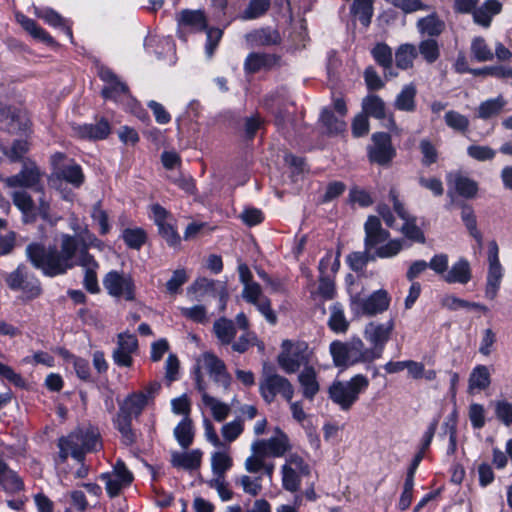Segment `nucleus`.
I'll list each match as a JSON object with an SVG mask.
<instances>
[{"instance_id": "f257e3e1", "label": "nucleus", "mask_w": 512, "mask_h": 512, "mask_svg": "<svg viewBox=\"0 0 512 512\" xmlns=\"http://www.w3.org/2000/svg\"><path fill=\"white\" fill-rule=\"evenodd\" d=\"M43 176L44 172L34 161L25 159L22 162L21 170L17 174L2 180L8 188L32 189L41 194L37 204L25 190H17L11 194L13 204L21 212L23 224H33L39 217L49 225L54 226L59 220L58 217L53 215L50 199L45 195Z\"/></svg>"}, {"instance_id": "f03ea898", "label": "nucleus", "mask_w": 512, "mask_h": 512, "mask_svg": "<svg viewBox=\"0 0 512 512\" xmlns=\"http://www.w3.org/2000/svg\"><path fill=\"white\" fill-rule=\"evenodd\" d=\"M79 247L78 239L62 234L60 249L55 245L45 246L41 242H31L26 246L25 256L31 265L47 277L65 274L74 267V257Z\"/></svg>"}, {"instance_id": "7ed1b4c3", "label": "nucleus", "mask_w": 512, "mask_h": 512, "mask_svg": "<svg viewBox=\"0 0 512 512\" xmlns=\"http://www.w3.org/2000/svg\"><path fill=\"white\" fill-rule=\"evenodd\" d=\"M59 459L65 463L69 456L82 463L86 453L98 451L102 447L100 434L96 428H78L58 439Z\"/></svg>"}, {"instance_id": "20e7f679", "label": "nucleus", "mask_w": 512, "mask_h": 512, "mask_svg": "<svg viewBox=\"0 0 512 512\" xmlns=\"http://www.w3.org/2000/svg\"><path fill=\"white\" fill-rule=\"evenodd\" d=\"M147 404L148 396L144 392H133L119 403V411L113 418V424L121 434V442L125 446H131L136 442L132 419L140 416Z\"/></svg>"}, {"instance_id": "39448f33", "label": "nucleus", "mask_w": 512, "mask_h": 512, "mask_svg": "<svg viewBox=\"0 0 512 512\" xmlns=\"http://www.w3.org/2000/svg\"><path fill=\"white\" fill-rule=\"evenodd\" d=\"M369 387V379L357 374L350 380H334L328 388L329 399L342 411H349Z\"/></svg>"}, {"instance_id": "423d86ee", "label": "nucleus", "mask_w": 512, "mask_h": 512, "mask_svg": "<svg viewBox=\"0 0 512 512\" xmlns=\"http://www.w3.org/2000/svg\"><path fill=\"white\" fill-rule=\"evenodd\" d=\"M329 351L336 367H348L357 363L372 362L373 352L368 351L360 338H353L349 342L333 341Z\"/></svg>"}, {"instance_id": "0eeeda50", "label": "nucleus", "mask_w": 512, "mask_h": 512, "mask_svg": "<svg viewBox=\"0 0 512 512\" xmlns=\"http://www.w3.org/2000/svg\"><path fill=\"white\" fill-rule=\"evenodd\" d=\"M259 393L266 404L274 402L277 396L291 402L295 389L290 380L278 374L273 367L264 366L259 381Z\"/></svg>"}, {"instance_id": "6e6552de", "label": "nucleus", "mask_w": 512, "mask_h": 512, "mask_svg": "<svg viewBox=\"0 0 512 512\" xmlns=\"http://www.w3.org/2000/svg\"><path fill=\"white\" fill-rule=\"evenodd\" d=\"M391 297L385 289H379L369 296L360 293L350 295V310L355 316H375L388 310Z\"/></svg>"}, {"instance_id": "1a4fd4ad", "label": "nucleus", "mask_w": 512, "mask_h": 512, "mask_svg": "<svg viewBox=\"0 0 512 512\" xmlns=\"http://www.w3.org/2000/svg\"><path fill=\"white\" fill-rule=\"evenodd\" d=\"M404 243V239H390L388 243L373 253L366 249L362 252H352L347 256V263L354 272L363 271L368 262L374 261L376 258H392L396 256L403 249Z\"/></svg>"}, {"instance_id": "9d476101", "label": "nucleus", "mask_w": 512, "mask_h": 512, "mask_svg": "<svg viewBox=\"0 0 512 512\" xmlns=\"http://www.w3.org/2000/svg\"><path fill=\"white\" fill-rule=\"evenodd\" d=\"M5 282L11 290H20L29 299L37 298L42 293L39 279L30 273L23 263H20L14 271L6 274Z\"/></svg>"}, {"instance_id": "9b49d317", "label": "nucleus", "mask_w": 512, "mask_h": 512, "mask_svg": "<svg viewBox=\"0 0 512 512\" xmlns=\"http://www.w3.org/2000/svg\"><path fill=\"white\" fill-rule=\"evenodd\" d=\"M282 348L283 351L278 355L277 362L285 373L293 374L301 366H309V357L306 353L307 345L304 343L294 345L291 341L284 340Z\"/></svg>"}, {"instance_id": "f8f14e48", "label": "nucleus", "mask_w": 512, "mask_h": 512, "mask_svg": "<svg viewBox=\"0 0 512 512\" xmlns=\"http://www.w3.org/2000/svg\"><path fill=\"white\" fill-rule=\"evenodd\" d=\"M30 119L26 110L0 103V129L9 134H26L30 129Z\"/></svg>"}, {"instance_id": "ddd939ff", "label": "nucleus", "mask_w": 512, "mask_h": 512, "mask_svg": "<svg viewBox=\"0 0 512 512\" xmlns=\"http://www.w3.org/2000/svg\"><path fill=\"white\" fill-rule=\"evenodd\" d=\"M395 328V322L391 318L384 323L370 322L364 329L365 339L372 345L368 351L373 352V360L382 356L386 343L390 340L391 334Z\"/></svg>"}, {"instance_id": "4468645a", "label": "nucleus", "mask_w": 512, "mask_h": 512, "mask_svg": "<svg viewBox=\"0 0 512 512\" xmlns=\"http://www.w3.org/2000/svg\"><path fill=\"white\" fill-rule=\"evenodd\" d=\"M488 271L486 277L485 296L493 300L500 289L504 276V269L499 261V247L496 241L488 243L487 252Z\"/></svg>"}, {"instance_id": "2eb2a0df", "label": "nucleus", "mask_w": 512, "mask_h": 512, "mask_svg": "<svg viewBox=\"0 0 512 512\" xmlns=\"http://www.w3.org/2000/svg\"><path fill=\"white\" fill-rule=\"evenodd\" d=\"M371 140L372 144L367 149L370 162L381 166L390 164L396 156L391 136L385 132H376L372 135Z\"/></svg>"}, {"instance_id": "dca6fc26", "label": "nucleus", "mask_w": 512, "mask_h": 512, "mask_svg": "<svg viewBox=\"0 0 512 512\" xmlns=\"http://www.w3.org/2000/svg\"><path fill=\"white\" fill-rule=\"evenodd\" d=\"M104 288L113 297H123L127 301L135 299V284L130 275L118 271H110L103 279Z\"/></svg>"}, {"instance_id": "f3484780", "label": "nucleus", "mask_w": 512, "mask_h": 512, "mask_svg": "<svg viewBox=\"0 0 512 512\" xmlns=\"http://www.w3.org/2000/svg\"><path fill=\"white\" fill-rule=\"evenodd\" d=\"M365 238L364 248L373 253L388 243L390 233L385 230L377 216H369L364 224Z\"/></svg>"}, {"instance_id": "a211bd4d", "label": "nucleus", "mask_w": 512, "mask_h": 512, "mask_svg": "<svg viewBox=\"0 0 512 512\" xmlns=\"http://www.w3.org/2000/svg\"><path fill=\"white\" fill-rule=\"evenodd\" d=\"M362 110L367 117L378 120H386L385 127L389 130H397V125L392 113L387 114L386 103L376 94H368L362 99Z\"/></svg>"}, {"instance_id": "6ab92c4d", "label": "nucleus", "mask_w": 512, "mask_h": 512, "mask_svg": "<svg viewBox=\"0 0 512 512\" xmlns=\"http://www.w3.org/2000/svg\"><path fill=\"white\" fill-rule=\"evenodd\" d=\"M275 432L276 435L269 439H259L252 443L265 457H283L291 449L288 436L280 428H276Z\"/></svg>"}, {"instance_id": "aec40b11", "label": "nucleus", "mask_w": 512, "mask_h": 512, "mask_svg": "<svg viewBox=\"0 0 512 512\" xmlns=\"http://www.w3.org/2000/svg\"><path fill=\"white\" fill-rule=\"evenodd\" d=\"M117 347L112 353L113 361L120 367H130L133 363L132 354L138 349V340L128 332L119 333Z\"/></svg>"}, {"instance_id": "412c9836", "label": "nucleus", "mask_w": 512, "mask_h": 512, "mask_svg": "<svg viewBox=\"0 0 512 512\" xmlns=\"http://www.w3.org/2000/svg\"><path fill=\"white\" fill-rule=\"evenodd\" d=\"M73 134L83 140L99 141L106 139L111 133L109 121L101 117L96 123L76 124L72 126Z\"/></svg>"}, {"instance_id": "4be33fe9", "label": "nucleus", "mask_w": 512, "mask_h": 512, "mask_svg": "<svg viewBox=\"0 0 512 512\" xmlns=\"http://www.w3.org/2000/svg\"><path fill=\"white\" fill-rule=\"evenodd\" d=\"M153 219L158 227L159 234L166 240L167 244L171 247H176L180 244V236L176 229L167 222L171 217L170 213L160 204H153L151 206Z\"/></svg>"}, {"instance_id": "5701e85b", "label": "nucleus", "mask_w": 512, "mask_h": 512, "mask_svg": "<svg viewBox=\"0 0 512 512\" xmlns=\"http://www.w3.org/2000/svg\"><path fill=\"white\" fill-rule=\"evenodd\" d=\"M447 183L449 185L448 197L454 201V194L457 193L464 198H470L476 195L478 191L477 182L464 176L460 172L449 173L447 175Z\"/></svg>"}, {"instance_id": "b1692460", "label": "nucleus", "mask_w": 512, "mask_h": 512, "mask_svg": "<svg viewBox=\"0 0 512 512\" xmlns=\"http://www.w3.org/2000/svg\"><path fill=\"white\" fill-rule=\"evenodd\" d=\"M99 77L106 83L102 89V96L105 99L116 101L120 96L129 93L128 86L111 69L102 67L99 71Z\"/></svg>"}, {"instance_id": "393cba45", "label": "nucleus", "mask_w": 512, "mask_h": 512, "mask_svg": "<svg viewBox=\"0 0 512 512\" xmlns=\"http://www.w3.org/2000/svg\"><path fill=\"white\" fill-rule=\"evenodd\" d=\"M25 488L24 482L19 474L10 468L4 456L0 454V489L6 494L14 495Z\"/></svg>"}, {"instance_id": "a878e982", "label": "nucleus", "mask_w": 512, "mask_h": 512, "mask_svg": "<svg viewBox=\"0 0 512 512\" xmlns=\"http://www.w3.org/2000/svg\"><path fill=\"white\" fill-rule=\"evenodd\" d=\"M245 39L252 48L275 46L281 43L280 33L272 27L255 29L247 33Z\"/></svg>"}, {"instance_id": "bb28decb", "label": "nucleus", "mask_w": 512, "mask_h": 512, "mask_svg": "<svg viewBox=\"0 0 512 512\" xmlns=\"http://www.w3.org/2000/svg\"><path fill=\"white\" fill-rule=\"evenodd\" d=\"M204 365L214 382L228 389L231 383V377L226 370L224 362L211 353L204 355Z\"/></svg>"}, {"instance_id": "cd10ccee", "label": "nucleus", "mask_w": 512, "mask_h": 512, "mask_svg": "<svg viewBox=\"0 0 512 512\" xmlns=\"http://www.w3.org/2000/svg\"><path fill=\"white\" fill-rule=\"evenodd\" d=\"M298 383L305 399L312 401L320 391L318 373L313 366H305L298 374Z\"/></svg>"}, {"instance_id": "c85d7f7f", "label": "nucleus", "mask_w": 512, "mask_h": 512, "mask_svg": "<svg viewBox=\"0 0 512 512\" xmlns=\"http://www.w3.org/2000/svg\"><path fill=\"white\" fill-rule=\"evenodd\" d=\"M279 60L280 57L275 54L252 52L244 61V70L246 73L253 74L262 69H271L278 65Z\"/></svg>"}, {"instance_id": "c756f323", "label": "nucleus", "mask_w": 512, "mask_h": 512, "mask_svg": "<svg viewBox=\"0 0 512 512\" xmlns=\"http://www.w3.org/2000/svg\"><path fill=\"white\" fill-rule=\"evenodd\" d=\"M371 55L374 61L383 68L386 79L396 77L397 72L393 69V53L389 45L384 42L376 43L371 49Z\"/></svg>"}, {"instance_id": "7c9ffc66", "label": "nucleus", "mask_w": 512, "mask_h": 512, "mask_svg": "<svg viewBox=\"0 0 512 512\" xmlns=\"http://www.w3.org/2000/svg\"><path fill=\"white\" fill-rule=\"evenodd\" d=\"M417 88L415 84L404 85L396 95L393 106L396 110L406 113H414L417 109Z\"/></svg>"}, {"instance_id": "2f4dec72", "label": "nucleus", "mask_w": 512, "mask_h": 512, "mask_svg": "<svg viewBox=\"0 0 512 512\" xmlns=\"http://www.w3.org/2000/svg\"><path fill=\"white\" fill-rule=\"evenodd\" d=\"M34 14L44 20L48 25L60 28L64 31V33L69 37L70 39L73 38L72 35V29L69 21L65 18H63L58 12L53 10L52 8H38L34 7Z\"/></svg>"}, {"instance_id": "473e14b6", "label": "nucleus", "mask_w": 512, "mask_h": 512, "mask_svg": "<svg viewBox=\"0 0 512 512\" xmlns=\"http://www.w3.org/2000/svg\"><path fill=\"white\" fill-rule=\"evenodd\" d=\"M15 17L22 28L34 39L39 40L47 45H53L55 43L53 37L41 26H39L35 20L28 18L20 12L16 13Z\"/></svg>"}, {"instance_id": "72a5a7b5", "label": "nucleus", "mask_w": 512, "mask_h": 512, "mask_svg": "<svg viewBox=\"0 0 512 512\" xmlns=\"http://www.w3.org/2000/svg\"><path fill=\"white\" fill-rule=\"evenodd\" d=\"M202 452L194 449L189 452H173L171 454V464L175 468L184 470H195L201 465Z\"/></svg>"}, {"instance_id": "f704fd0d", "label": "nucleus", "mask_w": 512, "mask_h": 512, "mask_svg": "<svg viewBox=\"0 0 512 512\" xmlns=\"http://www.w3.org/2000/svg\"><path fill=\"white\" fill-rule=\"evenodd\" d=\"M472 274L469 262L461 258L455 262L444 275L447 283L467 284L471 280Z\"/></svg>"}, {"instance_id": "c9c22d12", "label": "nucleus", "mask_w": 512, "mask_h": 512, "mask_svg": "<svg viewBox=\"0 0 512 512\" xmlns=\"http://www.w3.org/2000/svg\"><path fill=\"white\" fill-rule=\"evenodd\" d=\"M416 26L421 34H426L430 37H437L443 32L445 23L436 13H432L426 17L420 18L417 21Z\"/></svg>"}, {"instance_id": "e433bc0d", "label": "nucleus", "mask_w": 512, "mask_h": 512, "mask_svg": "<svg viewBox=\"0 0 512 512\" xmlns=\"http://www.w3.org/2000/svg\"><path fill=\"white\" fill-rule=\"evenodd\" d=\"M375 0H354L350 7V13L357 18L364 27L371 24L374 13Z\"/></svg>"}, {"instance_id": "4c0bfd02", "label": "nucleus", "mask_w": 512, "mask_h": 512, "mask_svg": "<svg viewBox=\"0 0 512 512\" xmlns=\"http://www.w3.org/2000/svg\"><path fill=\"white\" fill-rule=\"evenodd\" d=\"M57 178L64 180L75 188H79L84 182V174L80 165L72 162L63 165L55 172Z\"/></svg>"}, {"instance_id": "58836bf2", "label": "nucleus", "mask_w": 512, "mask_h": 512, "mask_svg": "<svg viewBox=\"0 0 512 512\" xmlns=\"http://www.w3.org/2000/svg\"><path fill=\"white\" fill-rule=\"evenodd\" d=\"M213 331L223 345L231 344L236 335L233 321L225 317H221L214 322Z\"/></svg>"}, {"instance_id": "ea45409f", "label": "nucleus", "mask_w": 512, "mask_h": 512, "mask_svg": "<svg viewBox=\"0 0 512 512\" xmlns=\"http://www.w3.org/2000/svg\"><path fill=\"white\" fill-rule=\"evenodd\" d=\"M174 436L178 444L184 449L188 448L193 443L194 428L190 417H184L178 423L174 428Z\"/></svg>"}, {"instance_id": "a19ab883", "label": "nucleus", "mask_w": 512, "mask_h": 512, "mask_svg": "<svg viewBox=\"0 0 512 512\" xmlns=\"http://www.w3.org/2000/svg\"><path fill=\"white\" fill-rule=\"evenodd\" d=\"M418 52L413 44H401L395 52V62L397 68L407 70L413 66V62Z\"/></svg>"}, {"instance_id": "79ce46f5", "label": "nucleus", "mask_w": 512, "mask_h": 512, "mask_svg": "<svg viewBox=\"0 0 512 512\" xmlns=\"http://www.w3.org/2000/svg\"><path fill=\"white\" fill-rule=\"evenodd\" d=\"M271 7V0H250L239 18L248 21L264 16Z\"/></svg>"}, {"instance_id": "37998d69", "label": "nucleus", "mask_w": 512, "mask_h": 512, "mask_svg": "<svg viewBox=\"0 0 512 512\" xmlns=\"http://www.w3.org/2000/svg\"><path fill=\"white\" fill-rule=\"evenodd\" d=\"M262 481V475H241L235 478V484L241 486L243 492L252 497H256L261 493L263 489Z\"/></svg>"}, {"instance_id": "c03bdc74", "label": "nucleus", "mask_w": 512, "mask_h": 512, "mask_svg": "<svg viewBox=\"0 0 512 512\" xmlns=\"http://www.w3.org/2000/svg\"><path fill=\"white\" fill-rule=\"evenodd\" d=\"M179 22L198 31L207 28L205 15L199 10H183L180 14Z\"/></svg>"}, {"instance_id": "a18cd8bd", "label": "nucleus", "mask_w": 512, "mask_h": 512, "mask_svg": "<svg viewBox=\"0 0 512 512\" xmlns=\"http://www.w3.org/2000/svg\"><path fill=\"white\" fill-rule=\"evenodd\" d=\"M202 401L205 406L210 408L212 416L217 422H222L228 417L230 413V407L228 404L217 400L207 393H204L202 396Z\"/></svg>"}, {"instance_id": "49530a36", "label": "nucleus", "mask_w": 512, "mask_h": 512, "mask_svg": "<svg viewBox=\"0 0 512 512\" xmlns=\"http://www.w3.org/2000/svg\"><path fill=\"white\" fill-rule=\"evenodd\" d=\"M121 237L129 248L140 250L147 240V233L140 227L126 228L122 231Z\"/></svg>"}, {"instance_id": "de8ad7c7", "label": "nucleus", "mask_w": 512, "mask_h": 512, "mask_svg": "<svg viewBox=\"0 0 512 512\" xmlns=\"http://www.w3.org/2000/svg\"><path fill=\"white\" fill-rule=\"evenodd\" d=\"M328 325L336 333H344L348 330L349 322L345 318L343 306L340 303H335L331 307Z\"/></svg>"}, {"instance_id": "09e8293b", "label": "nucleus", "mask_w": 512, "mask_h": 512, "mask_svg": "<svg viewBox=\"0 0 512 512\" xmlns=\"http://www.w3.org/2000/svg\"><path fill=\"white\" fill-rule=\"evenodd\" d=\"M496 57L500 62H511L512 61V52L504 46L503 43L497 42L495 45V53L482 42V62L483 61H491Z\"/></svg>"}, {"instance_id": "8fccbe9b", "label": "nucleus", "mask_w": 512, "mask_h": 512, "mask_svg": "<svg viewBox=\"0 0 512 512\" xmlns=\"http://www.w3.org/2000/svg\"><path fill=\"white\" fill-rule=\"evenodd\" d=\"M232 464L233 460L226 452L217 451L211 456V467L215 477L225 476Z\"/></svg>"}, {"instance_id": "3c124183", "label": "nucleus", "mask_w": 512, "mask_h": 512, "mask_svg": "<svg viewBox=\"0 0 512 512\" xmlns=\"http://www.w3.org/2000/svg\"><path fill=\"white\" fill-rule=\"evenodd\" d=\"M282 486L289 492H296L301 485V474L298 473L291 465H283L281 467Z\"/></svg>"}, {"instance_id": "603ef678", "label": "nucleus", "mask_w": 512, "mask_h": 512, "mask_svg": "<svg viewBox=\"0 0 512 512\" xmlns=\"http://www.w3.org/2000/svg\"><path fill=\"white\" fill-rule=\"evenodd\" d=\"M417 52L429 64L436 62L440 56L439 45H438L437 41L432 38L422 40L419 43Z\"/></svg>"}, {"instance_id": "864d4df0", "label": "nucleus", "mask_w": 512, "mask_h": 512, "mask_svg": "<svg viewBox=\"0 0 512 512\" xmlns=\"http://www.w3.org/2000/svg\"><path fill=\"white\" fill-rule=\"evenodd\" d=\"M320 119L327 132L330 134H337L344 131L345 129V122L341 118L335 116L334 113L328 108H324L322 110Z\"/></svg>"}, {"instance_id": "5fc2aeb1", "label": "nucleus", "mask_w": 512, "mask_h": 512, "mask_svg": "<svg viewBox=\"0 0 512 512\" xmlns=\"http://www.w3.org/2000/svg\"><path fill=\"white\" fill-rule=\"evenodd\" d=\"M401 233L409 240L417 243H425V235L423 231L417 225V219L415 216L404 221L400 228Z\"/></svg>"}, {"instance_id": "6e6d98bb", "label": "nucleus", "mask_w": 512, "mask_h": 512, "mask_svg": "<svg viewBox=\"0 0 512 512\" xmlns=\"http://www.w3.org/2000/svg\"><path fill=\"white\" fill-rule=\"evenodd\" d=\"M503 10V4L499 0H485L482 3V28H489L494 16Z\"/></svg>"}, {"instance_id": "4d7b16f0", "label": "nucleus", "mask_w": 512, "mask_h": 512, "mask_svg": "<svg viewBox=\"0 0 512 512\" xmlns=\"http://www.w3.org/2000/svg\"><path fill=\"white\" fill-rule=\"evenodd\" d=\"M252 455L246 458L244 462L245 470L254 475H261L262 468L264 467L265 455L260 452L255 446L251 445Z\"/></svg>"}, {"instance_id": "13d9d810", "label": "nucleus", "mask_w": 512, "mask_h": 512, "mask_svg": "<svg viewBox=\"0 0 512 512\" xmlns=\"http://www.w3.org/2000/svg\"><path fill=\"white\" fill-rule=\"evenodd\" d=\"M386 2L400 9L405 14L417 11H428L430 9V6L423 3L421 0H386Z\"/></svg>"}, {"instance_id": "bf43d9fd", "label": "nucleus", "mask_w": 512, "mask_h": 512, "mask_svg": "<svg viewBox=\"0 0 512 512\" xmlns=\"http://www.w3.org/2000/svg\"><path fill=\"white\" fill-rule=\"evenodd\" d=\"M100 479L105 482V489L110 498L117 497L123 488L129 486L109 472L102 473Z\"/></svg>"}, {"instance_id": "052dcab7", "label": "nucleus", "mask_w": 512, "mask_h": 512, "mask_svg": "<svg viewBox=\"0 0 512 512\" xmlns=\"http://www.w3.org/2000/svg\"><path fill=\"white\" fill-rule=\"evenodd\" d=\"M461 218L470 234L475 238L477 242H480V235L477 230V218L470 206H462Z\"/></svg>"}, {"instance_id": "680f3d73", "label": "nucleus", "mask_w": 512, "mask_h": 512, "mask_svg": "<svg viewBox=\"0 0 512 512\" xmlns=\"http://www.w3.org/2000/svg\"><path fill=\"white\" fill-rule=\"evenodd\" d=\"M479 0H454V11L460 14H473L474 22L480 24V13L476 11Z\"/></svg>"}, {"instance_id": "e2e57ef3", "label": "nucleus", "mask_w": 512, "mask_h": 512, "mask_svg": "<svg viewBox=\"0 0 512 512\" xmlns=\"http://www.w3.org/2000/svg\"><path fill=\"white\" fill-rule=\"evenodd\" d=\"M28 151L29 143L26 140L17 139L13 141L11 148L5 152V155L11 162H19L23 160Z\"/></svg>"}, {"instance_id": "0e129e2a", "label": "nucleus", "mask_w": 512, "mask_h": 512, "mask_svg": "<svg viewBox=\"0 0 512 512\" xmlns=\"http://www.w3.org/2000/svg\"><path fill=\"white\" fill-rule=\"evenodd\" d=\"M246 332L242 334L235 342L232 344V349L235 352L240 354L245 353L251 346L255 345L257 342V336L254 332L245 330Z\"/></svg>"}, {"instance_id": "69168bd1", "label": "nucleus", "mask_w": 512, "mask_h": 512, "mask_svg": "<svg viewBox=\"0 0 512 512\" xmlns=\"http://www.w3.org/2000/svg\"><path fill=\"white\" fill-rule=\"evenodd\" d=\"M495 415L506 426L512 425V404L506 400L496 401Z\"/></svg>"}, {"instance_id": "338daca9", "label": "nucleus", "mask_w": 512, "mask_h": 512, "mask_svg": "<svg viewBox=\"0 0 512 512\" xmlns=\"http://www.w3.org/2000/svg\"><path fill=\"white\" fill-rule=\"evenodd\" d=\"M364 80L369 91H377L385 86V82L381 79L373 66H368L365 69Z\"/></svg>"}, {"instance_id": "774afa93", "label": "nucleus", "mask_w": 512, "mask_h": 512, "mask_svg": "<svg viewBox=\"0 0 512 512\" xmlns=\"http://www.w3.org/2000/svg\"><path fill=\"white\" fill-rule=\"evenodd\" d=\"M169 180L188 194L195 192V183L190 175L175 173L168 176Z\"/></svg>"}]
</instances>
